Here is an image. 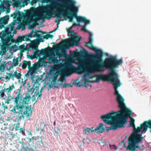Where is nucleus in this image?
Instances as JSON below:
<instances>
[{
    "instance_id": "nucleus-1",
    "label": "nucleus",
    "mask_w": 151,
    "mask_h": 151,
    "mask_svg": "<svg viewBox=\"0 0 151 151\" xmlns=\"http://www.w3.org/2000/svg\"><path fill=\"white\" fill-rule=\"evenodd\" d=\"M79 10H47L49 11L46 12L44 13L45 18H47L48 20L51 19L52 17L55 18L56 17L55 22L57 23L58 24H60V22L64 19H62L63 17H67L70 19V22H72L73 18H76L77 22L78 23H74L68 29V35L69 37H71V35H70V31L73 28L76 26H81L80 24L84 23V25L82 26L81 28V30L85 32H88L89 34L88 38L89 41L86 42V46L90 48L89 45L91 46H93V38L92 34L91 32L86 29L87 26L90 24V20L87 19L86 18L84 17L78 16L77 14Z\"/></svg>"
},
{
    "instance_id": "nucleus-2",
    "label": "nucleus",
    "mask_w": 151,
    "mask_h": 151,
    "mask_svg": "<svg viewBox=\"0 0 151 151\" xmlns=\"http://www.w3.org/2000/svg\"><path fill=\"white\" fill-rule=\"evenodd\" d=\"M93 50L95 53H92L90 58L86 61L88 66L92 69H95L100 73L104 72L106 69L109 70V72L107 76L108 81L112 84L114 90V94L116 96L121 95L119 93L118 88L122 85L117 74L115 70H113L110 65L105 63V60L102 63H100L103 61V53L101 50L94 48Z\"/></svg>"
},
{
    "instance_id": "nucleus-3",
    "label": "nucleus",
    "mask_w": 151,
    "mask_h": 151,
    "mask_svg": "<svg viewBox=\"0 0 151 151\" xmlns=\"http://www.w3.org/2000/svg\"><path fill=\"white\" fill-rule=\"evenodd\" d=\"M124 100L121 96H116L118 107L120 109L116 111H112L106 114L101 116L100 118L104 122L111 126L106 128L107 132L110 130H115L118 128H122L127 121L128 115L132 114V111L127 108Z\"/></svg>"
},
{
    "instance_id": "nucleus-4",
    "label": "nucleus",
    "mask_w": 151,
    "mask_h": 151,
    "mask_svg": "<svg viewBox=\"0 0 151 151\" xmlns=\"http://www.w3.org/2000/svg\"><path fill=\"white\" fill-rule=\"evenodd\" d=\"M17 26L16 29L19 30L21 28L22 30L25 29L23 24L21 23L14 20V22L4 28V30L2 31L0 33V38H1V42L0 43L1 47V52L2 54H5L8 50L9 46L11 45V43L15 42L13 37L16 33V29L14 28Z\"/></svg>"
},
{
    "instance_id": "nucleus-5",
    "label": "nucleus",
    "mask_w": 151,
    "mask_h": 151,
    "mask_svg": "<svg viewBox=\"0 0 151 151\" xmlns=\"http://www.w3.org/2000/svg\"><path fill=\"white\" fill-rule=\"evenodd\" d=\"M20 89H18L16 92L17 97L15 99L14 104L15 108L19 110V111H16L14 110V113L16 116V119L14 120L15 122H19L22 117L23 115L26 117H29L31 116L32 111L29 109L26 106L29 101L31 99V97L29 94H26L25 97H23L20 94Z\"/></svg>"
},
{
    "instance_id": "nucleus-6",
    "label": "nucleus",
    "mask_w": 151,
    "mask_h": 151,
    "mask_svg": "<svg viewBox=\"0 0 151 151\" xmlns=\"http://www.w3.org/2000/svg\"><path fill=\"white\" fill-rule=\"evenodd\" d=\"M50 2L51 8H37L33 7L29 9H78L79 6L76 5V2L73 0H45Z\"/></svg>"
},
{
    "instance_id": "nucleus-7",
    "label": "nucleus",
    "mask_w": 151,
    "mask_h": 151,
    "mask_svg": "<svg viewBox=\"0 0 151 151\" xmlns=\"http://www.w3.org/2000/svg\"><path fill=\"white\" fill-rule=\"evenodd\" d=\"M129 127H132L133 128L132 133L128 141V145L127 147L125 143L124 144V147L126 148L127 150L131 151H137L136 149H141V147L139 145L144 139V137H142V134H139V133L142 131L141 124L140 127H137L136 128L134 124L130 123L129 125Z\"/></svg>"
},
{
    "instance_id": "nucleus-8",
    "label": "nucleus",
    "mask_w": 151,
    "mask_h": 151,
    "mask_svg": "<svg viewBox=\"0 0 151 151\" xmlns=\"http://www.w3.org/2000/svg\"><path fill=\"white\" fill-rule=\"evenodd\" d=\"M25 11L26 15L27 18L31 14L32 12V15L35 17V19L37 21H39L41 20V22H43L45 21V19H47V18H45V17H43L44 16V13L46 12H48V11L47 10H24Z\"/></svg>"
},
{
    "instance_id": "nucleus-9",
    "label": "nucleus",
    "mask_w": 151,
    "mask_h": 151,
    "mask_svg": "<svg viewBox=\"0 0 151 151\" xmlns=\"http://www.w3.org/2000/svg\"><path fill=\"white\" fill-rule=\"evenodd\" d=\"M117 55H110V57L106 58L105 59V63L110 65L113 70L117 68L119 66L121 65L123 63V60L121 58L119 59L116 58Z\"/></svg>"
},
{
    "instance_id": "nucleus-10",
    "label": "nucleus",
    "mask_w": 151,
    "mask_h": 151,
    "mask_svg": "<svg viewBox=\"0 0 151 151\" xmlns=\"http://www.w3.org/2000/svg\"><path fill=\"white\" fill-rule=\"evenodd\" d=\"M38 66H36L34 67H30L28 69L29 70L27 73L25 75V76L27 78H30L32 81V83H33L34 85L35 84L37 85L39 84V83L41 80V78L37 76H35L34 74L36 73L37 71V68Z\"/></svg>"
},
{
    "instance_id": "nucleus-11",
    "label": "nucleus",
    "mask_w": 151,
    "mask_h": 151,
    "mask_svg": "<svg viewBox=\"0 0 151 151\" xmlns=\"http://www.w3.org/2000/svg\"><path fill=\"white\" fill-rule=\"evenodd\" d=\"M105 127L102 123L99 124V126L97 127L94 130L93 129V127H92L91 128H86L83 130V132L86 135L88 134L90 132H94L96 133H102L105 130Z\"/></svg>"
},
{
    "instance_id": "nucleus-12",
    "label": "nucleus",
    "mask_w": 151,
    "mask_h": 151,
    "mask_svg": "<svg viewBox=\"0 0 151 151\" xmlns=\"http://www.w3.org/2000/svg\"><path fill=\"white\" fill-rule=\"evenodd\" d=\"M58 75L55 74L50 79V84L49 86V88H51L53 87L58 88L62 84V82L61 80L57 81V78Z\"/></svg>"
},
{
    "instance_id": "nucleus-13",
    "label": "nucleus",
    "mask_w": 151,
    "mask_h": 151,
    "mask_svg": "<svg viewBox=\"0 0 151 151\" xmlns=\"http://www.w3.org/2000/svg\"><path fill=\"white\" fill-rule=\"evenodd\" d=\"M0 14H1V12H4L6 11L7 12H9L10 10H0ZM9 18V16L8 15H6L2 18H0V29L4 28V25L7 24Z\"/></svg>"
},
{
    "instance_id": "nucleus-14",
    "label": "nucleus",
    "mask_w": 151,
    "mask_h": 151,
    "mask_svg": "<svg viewBox=\"0 0 151 151\" xmlns=\"http://www.w3.org/2000/svg\"><path fill=\"white\" fill-rule=\"evenodd\" d=\"M90 73L87 70H85L83 73V76L82 77L81 82L83 83V86L86 87H88L89 86H87V83L90 82H89L90 78Z\"/></svg>"
},
{
    "instance_id": "nucleus-15",
    "label": "nucleus",
    "mask_w": 151,
    "mask_h": 151,
    "mask_svg": "<svg viewBox=\"0 0 151 151\" xmlns=\"http://www.w3.org/2000/svg\"><path fill=\"white\" fill-rule=\"evenodd\" d=\"M148 128H150V132H151V120L150 119L148 121L144 122L141 124L142 134L143 132L145 133L147 130Z\"/></svg>"
},
{
    "instance_id": "nucleus-16",
    "label": "nucleus",
    "mask_w": 151,
    "mask_h": 151,
    "mask_svg": "<svg viewBox=\"0 0 151 151\" xmlns=\"http://www.w3.org/2000/svg\"><path fill=\"white\" fill-rule=\"evenodd\" d=\"M70 38H68L63 40V43H66L64 45H62L59 47V49L61 50H63L65 53L67 52V50L69 49L70 46L69 45V43L71 42Z\"/></svg>"
},
{
    "instance_id": "nucleus-17",
    "label": "nucleus",
    "mask_w": 151,
    "mask_h": 151,
    "mask_svg": "<svg viewBox=\"0 0 151 151\" xmlns=\"http://www.w3.org/2000/svg\"><path fill=\"white\" fill-rule=\"evenodd\" d=\"M62 54V52H57L55 55L52 56L51 58V60L52 62L54 64L60 62L62 60L60 59Z\"/></svg>"
},
{
    "instance_id": "nucleus-18",
    "label": "nucleus",
    "mask_w": 151,
    "mask_h": 151,
    "mask_svg": "<svg viewBox=\"0 0 151 151\" xmlns=\"http://www.w3.org/2000/svg\"><path fill=\"white\" fill-rule=\"evenodd\" d=\"M19 16H20L21 18L23 19L27 18L25 14L22 13L20 14L19 10H15L14 12L11 15V16L12 17H13L14 18L18 17Z\"/></svg>"
},
{
    "instance_id": "nucleus-19",
    "label": "nucleus",
    "mask_w": 151,
    "mask_h": 151,
    "mask_svg": "<svg viewBox=\"0 0 151 151\" xmlns=\"http://www.w3.org/2000/svg\"><path fill=\"white\" fill-rule=\"evenodd\" d=\"M21 144L20 151H34L33 148L31 147H29L27 146L26 143L24 144L23 142H20Z\"/></svg>"
},
{
    "instance_id": "nucleus-20",
    "label": "nucleus",
    "mask_w": 151,
    "mask_h": 151,
    "mask_svg": "<svg viewBox=\"0 0 151 151\" xmlns=\"http://www.w3.org/2000/svg\"><path fill=\"white\" fill-rule=\"evenodd\" d=\"M22 3L19 0H15L13 3L12 5L13 8H16L17 9H20L22 7Z\"/></svg>"
},
{
    "instance_id": "nucleus-21",
    "label": "nucleus",
    "mask_w": 151,
    "mask_h": 151,
    "mask_svg": "<svg viewBox=\"0 0 151 151\" xmlns=\"http://www.w3.org/2000/svg\"><path fill=\"white\" fill-rule=\"evenodd\" d=\"M17 97V96L15 98H14L13 97H12L11 96H9L6 98H5L6 99H4L5 100V104H8L12 102V100L13 99V101H14H14L15 100V99ZM14 104L15 105V104Z\"/></svg>"
},
{
    "instance_id": "nucleus-22",
    "label": "nucleus",
    "mask_w": 151,
    "mask_h": 151,
    "mask_svg": "<svg viewBox=\"0 0 151 151\" xmlns=\"http://www.w3.org/2000/svg\"><path fill=\"white\" fill-rule=\"evenodd\" d=\"M28 66V69L30 68L31 66V62L30 61H24L22 65V68L23 69L26 68Z\"/></svg>"
},
{
    "instance_id": "nucleus-23",
    "label": "nucleus",
    "mask_w": 151,
    "mask_h": 151,
    "mask_svg": "<svg viewBox=\"0 0 151 151\" xmlns=\"http://www.w3.org/2000/svg\"><path fill=\"white\" fill-rule=\"evenodd\" d=\"M78 36L75 35L73 38V40L74 41H76L77 39H78L76 42L73 43V45L75 46H78L80 44V42L81 39V37H80L78 39Z\"/></svg>"
},
{
    "instance_id": "nucleus-24",
    "label": "nucleus",
    "mask_w": 151,
    "mask_h": 151,
    "mask_svg": "<svg viewBox=\"0 0 151 151\" xmlns=\"http://www.w3.org/2000/svg\"><path fill=\"white\" fill-rule=\"evenodd\" d=\"M15 89V87L13 84H12L11 86H9V88H5L4 89V91L5 92H7L9 95H10V93L12 91L13 89Z\"/></svg>"
},
{
    "instance_id": "nucleus-25",
    "label": "nucleus",
    "mask_w": 151,
    "mask_h": 151,
    "mask_svg": "<svg viewBox=\"0 0 151 151\" xmlns=\"http://www.w3.org/2000/svg\"><path fill=\"white\" fill-rule=\"evenodd\" d=\"M77 67L78 69L79 70H81V69L85 68L87 67V66L85 63H80L78 64Z\"/></svg>"
},
{
    "instance_id": "nucleus-26",
    "label": "nucleus",
    "mask_w": 151,
    "mask_h": 151,
    "mask_svg": "<svg viewBox=\"0 0 151 151\" xmlns=\"http://www.w3.org/2000/svg\"><path fill=\"white\" fill-rule=\"evenodd\" d=\"M16 119V116H15V117L14 118L13 121L16 122V123H15L16 124H14V125L13 128L16 130H18L20 129V127H19V124L18 122H15L14 120H15Z\"/></svg>"
},
{
    "instance_id": "nucleus-27",
    "label": "nucleus",
    "mask_w": 151,
    "mask_h": 151,
    "mask_svg": "<svg viewBox=\"0 0 151 151\" xmlns=\"http://www.w3.org/2000/svg\"><path fill=\"white\" fill-rule=\"evenodd\" d=\"M37 50L36 51L33 52L34 53L33 54V58H37L38 57H40L38 48H37Z\"/></svg>"
},
{
    "instance_id": "nucleus-28",
    "label": "nucleus",
    "mask_w": 151,
    "mask_h": 151,
    "mask_svg": "<svg viewBox=\"0 0 151 151\" xmlns=\"http://www.w3.org/2000/svg\"><path fill=\"white\" fill-rule=\"evenodd\" d=\"M28 90V91L26 93H29L30 94V92H32V93H33L34 91L35 90V89L34 88V87H32L31 86H29V88H27Z\"/></svg>"
},
{
    "instance_id": "nucleus-29",
    "label": "nucleus",
    "mask_w": 151,
    "mask_h": 151,
    "mask_svg": "<svg viewBox=\"0 0 151 151\" xmlns=\"http://www.w3.org/2000/svg\"><path fill=\"white\" fill-rule=\"evenodd\" d=\"M35 36L38 39L40 40V42L43 41L42 39V38L39 34L37 33L36 32H35Z\"/></svg>"
},
{
    "instance_id": "nucleus-30",
    "label": "nucleus",
    "mask_w": 151,
    "mask_h": 151,
    "mask_svg": "<svg viewBox=\"0 0 151 151\" xmlns=\"http://www.w3.org/2000/svg\"><path fill=\"white\" fill-rule=\"evenodd\" d=\"M46 50L45 49H42L40 51H39V53L40 57L42 55H43L45 53H46Z\"/></svg>"
},
{
    "instance_id": "nucleus-31",
    "label": "nucleus",
    "mask_w": 151,
    "mask_h": 151,
    "mask_svg": "<svg viewBox=\"0 0 151 151\" xmlns=\"http://www.w3.org/2000/svg\"><path fill=\"white\" fill-rule=\"evenodd\" d=\"M73 83H70L69 84H68L65 83V84H63L62 86V87L63 88H66L67 87H72L73 85Z\"/></svg>"
},
{
    "instance_id": "nucleus-32",
    "label": "nucleus",
    "mask_w": 151,
    "mask_h": 151,
    "mask_svg": "<svg viewBox=\"0 0 151 151\" xmlns=\"http://www.w3.org/2000/svg\"><path fill=\"white\" fill-rule=\"evenodd\" d=\"M14 76L17 77V79H20L21 75L20 73H17V71H15L14 73Z\"/></svg>"
},
{
    "instance_id": "nucleus-33",
    "label": "nucleus",
    "mask_w": 151,
    "mask_h": 151,
    "mask_svg": "<svg viewBox=\"0 0 151 151\" xmlns=\"http://www.w3.org/2000/svg\"><path fill=\"white\" fill-rule=\"evenodd\" d=\"M44 89V88L43 87H42V88L41 89V90L40 91H38L36 94V96H38V98L39 97H40L42 95V91Z\"/></svg>"
},
{
    "instance_id": "nucleus-34",
    "label": "nucleus",
    "mask_w": 151,
    "mask_h": 151,
    "mask_svg": "<svg viewBox=\"0 0 151 151\" xmlns=\"http://www.w3.org/2000/svg\"><path fill=\"white\" fill-rule=\"evenodd\" d=\"M23 37H24V40H26L30 42H31V40L29 38V37L28 35H27L25 36H23Z\"/></svg>"
},
{
    "instance_id": "nucleus-35",
    "label": "nucleus",
    "mask_w": 151,
    "mask_h": 151,
    "mask_svg": "<svg viewBox=\"0 0 151 151\" xmlns=\"http://www.w3.org/2000/svg\"><path fill=\"white\" fill-rule=\"evenodd\" d=\"M5 68V67L4 65L0 64V71L4 72Z\"/></svg>"
},
{
    "instance_id": "nucleus-36",
    "label": "nucleus",
    "mask_w": 151,
    "mask_h": 151,
    "mask_svg": "<svg viewBox=\"0 0 151 151\" xmlns=\"http://www.w3.org/2000/svg\"><path fill=\"white\" fill-rule=\"evenodd\" d=\"M10 3H9V2L7 1L6 3V6L7 8L6 9L5 8V9H10V6H11Z\"/></svg>"
},
{
    "instance_id": "nucleus-37",
    "label": "nucleus",
    "mask_w": 151,
    "mask_h": 151,
    "mask_svg": "<svg viewBox=\"0 0 151 151\" xmlns=\"http://www.w3.org/2000/svg\"><path fill=\"white\" fill-rule=\"evenodd\" d=\"M109 148L111 149L116 150L117 149L116 147L114 145H112L111 144H109Z\"/></svg>"
},
{
    "instance_id": "nucleus-38",
    "label": "nucleus",
    "mask_w": 151,
    "mask_h": 151,
    "mask_svg": "<svg viewBox=\"0 0 151 151\" xmlns=\"http://www.w3.org/2000/svg\"><path fill=\"white\" fill-rule=\"evenodd\" d=\"M28 35L29 36V37L30 38L32 37H35V32L32 30Z\"/></svg>"
},
{
    "instance_id": "nucleus-39",
    "label": "nucleus",
    "mask_w": 151,
    "mask_h": 151,
    "mask_svg": "<svg viewBox=\"0 0 151 151\" xmlns=\"http://www.w3.org/2000/svg\"><path fill=\"white\" fill-rule=\"evenodd\" d=\"M75 85L77 87H81V85H83V83L82 82H81V81H79L77 83H75Z\"/></svg>"
},
{
    "instance_id": "nucleus-40",
    "label": "nucleus",
    "mask_w": 151,
    "mask_h": 151,
    "mask_svg": "<svg viewBox=\"0 0 151 151\" xmlns=\"http://www.w3.org/2000/svg\"><path fill=\"white\" fill-rule=\"evenodd\" d=\"M100 80L99 78H97L95 80L89 81V82H90V83H99L100 82Z\"/></svg>"
},
{
    "instance_id": "nucleus-41",
    "label": "nucleus",
    "mask_w": 151,
    "mask_h": 151,
    "mask_svg": "<svg viewBox=\"0 0 151 151\" xmlns=\"http://www.w3.org/2000/svg\"><path fill=\"white\" fill-rule=\"evenodd\" d=\"M54 130L55 131V133L57 134L58 135H59V132H60L59 128L58 127H57L56 128H55Z\"/></svg>"
},
{
    "instance_id": "nucleus-42",
    "label": "nucleus",
    "mask_w": 151,
    "mask_h": 151,
    "mask_svg": "<svg viewBox=\"0 0 151 151\" xmlns=\"http://www.w3.org/2000/svg\"><path fill=\"white\" fill-rule=\"evenodd\" d=\"M13 63L15 65H17L18 64V58L16 59H14Z\"/></svg>"
},
{
    "instance_id": "nucleus-43",
    "label": "nucleus",
    "mask_w": 151,
    "mask_h": 151,
    "mask_svg": "<svg viewBox=\"0 0 151 151\" xmlns=\"http://www.w3.org/2000/svg\"><path fill=\"white\" fill-rule=\"evenodd\" d=\"M4 91L2 92L1 93L0 95H1V97L2 98H3L4 99H5L6 98V95L4 94Z\"/></svg>"
},
{
    "instance_id": "nucleus-44",
    "label": "nucleus",
    "mask_w": 151,
    "mask_h": 151,
    "mask_svg": "<svg viewBox=\"0 0 151 151\" xmlns=\"http://www.w3.org/2000/svg\"><path fill=\"white\" fill-rule=\"evenodd\" d=\"M19 130V132H21L22 134L24 135H25V130L24 129H23L22 128H21Z\"/></svg>"
},
{
    "instance_id": "nucleus-45",
    "label": "nucleus",
    "mask_w": 151,
    "mask_h": 151,
    "mask_svg": "<svg viewBox=\"0 0 151 151\" xmlns=\"http://www.w3.org/2000/svg\"><path fill=\"white\" fill-rule=\"evenodd\" d=\"M99 78L100 80H103L105 78V76L103 75H100L99 76Z\"/></svg>"
},
{
    "instance_id": "nucleus-46",
    "label": "nucleus",
    "mask_w": 151,
    "mask_h": 151,
    "mask_svg": "<svg viewBox=\"0 0 151 151\" xmlns=\"http://www.w3.org/2000/svg\"><path fill=\"white\" fill-rule=\"evenodd\" d=\"M64 53V54H63L62 53V55H61V57H65V58H66L67 57V53H65L63 50H61Z\"/></svg>"
},
{
    "instance_id": "nucleus-47",
    "label": "nucleus",
    "mask_w": 151,
    "mask_h": 151,
    "mask_svg": "<svg viewBox=\"0 0 151 151\" xmlns=\"http://www.w3.org/2000/svg\"><path fill=\"white\" fill-rule=\"evenodd\" d=\"M24 79H25V80L23 81H22L21 82V84H22V85L23 86H24L26 84V81L27 80V79H26V78H24Z\"/></svg>"
},
{
    "instance_id": "nucleus-48",
    "label": "nucleus",
    "mask_w": 151,
    "mask_h": 151,
    "mask_svg": "<svg viewBox=\"0 0 151 151\" xmlns=\"http://www.w3.org/2000/svg\"><path fill=\"white\" fill-rule=\"evenodd\" d=\"M19 42H21L22 41L24 40V37L23 36L22 37H19L18 39Z\"/></svg>"
},
{
    "instance_id": "nucleus-49",
    "label": "nucleus",
    "mask_w": 151,
    "mask_h": 151,
    "mask_svg": "<svg viewBox=\"0 0 151 151\" xmlns=\"http://www.w3.org/2000/svg\"><path fill=\"white\" fill-rule=\"evenodd\" d=\"M6 104H4L3 103V104H2V106L4 108V111L3 110V111H4V112L5 111H4L5 109H7V106Z\"/></svg>"
},
{
    "instance_id": "nucleus-50",
    "label": "nucleus",
    "mask_w": 151,
    "mask_h": 151,
    "mask_svg": "<svg viewBox=\"0 0 151 151\" xmlns=\"http://www.w3.org/2000/svg\"><path fill=\"white\" fill-rule=\"evenodd\" d=\"M39 0H32L31 2L32 5L35 4Z\"/></svg>"
},
{
    "instance_id": "nucleus-51",
    "label": "nucleus",
    "mask_w": 151,
    "mask_h": 151,
    "mask_svg": "<svg viewBox=\"0 0 151 151\" xmlns=\"http://www.w3.org/2000/svg\"><path fill=\"white\" fill-rule=\"evenodd\" d=\"M48 36V34H47L45 35H43L42 37L43 39H47L49 38Z\"/></svg>"
},
{
    "instance_id": "nucleus-52",
    "label": "nucleus",
    "mask_w": 151,
    "mask_h": 151,
    "mask_svg": "<svg viewBox=\"0 0 151 151\" xmlns=\"http://www.w3.org/2000/svg\"><path fill=\"white\" fill-rule=\"evenodd\" d=\"M73 65L71 63H70L67 65V67L69 68H71Z\"/></svg>"
},
{
    "instance_id": "nucleus-53",
    "label": "nucleus",
    "mask_w": 151,
    "mask_h": 151,
    "mask_svg": "<svg viewBox=\"0 0 151 151\" xmlns=\"http://www.w3.org/2000/svg\"><path fill=\"white\" fill-rule=\"evenodd\" d=\"M22 7H24L25 5H27L28 4V3L27 1H25L23 3H22Z\"/></svg>"
},
{
    "instance_id": "nucleus-54",
    "label": "nucleus",
    "mask_w": 151,
    "mask_h": 151,
    "mask_svg": "<svg viewBox=\"0 0 151 151\" xmlns=\"http://www.w3.org/2000/svg\"><path fill=\"white\" fill-rule=\"evenodd\" d=\"M19 49L20 50H24L25 48L24 46L21 45V46H19Z\"/></svg>"
},
{
    "instance_id": "nucleus-55",
    "label": "nucleus",
    "mask_w": 151,
    "mask_h": 151,
    "mask_svg": "<svg viewBox=\"0 0 151 151\" xmlns=\"http://www.w3.org/2000/svg\"><path fill=\"white\" fill-rule=\"evenodd\" d=\"M9 76L10 78H13V77L14 76V73L12 74V73H10L9 74Z\"/></svg>"
},
{
    "instance_id": "nucleus-56",
    "label": "nucleus",
    "mask_w": 151,
    "mask_h": 151,
    "mask_svg": "<svg viewBox=\"0 0 151 151\" xmlns=\"http://www.w3.org/2000/svg\"><path fill=\"white\" fill-rule=\"evenodd\" d=\"M134 119L133 118H131V120L129 122L130 123H132V124H134Z\"/></svg>"
},
{
    "instance_id": "nucleus-57",
    "label": "nucleus",
    "mask_w": 151,
    "mask_h": 151,
    "mask_svg": "<svg viewBox=\"0 0 151 151\" xmlns=\"http://www.w3.org/2000/svg\"><path fill=\"white\" fill-rule=\"evenodd\" d=\"M15 0H7V1L9 2V3H11L12 4H12L14 1Z\"/></svg>"
},
{
    "instance_id": "nucleus-58",
    "label": "nucleus",
    "mask_w": 151,
    "mask_h": 151,
    "mask_svg": "<svg viewBox=\"0 0 151 151\" xmlns=\"http://www.w3.org/2000/svg\"><path fill=\"white\" fill-rule=\"evenodd\" d=\"M70 33L71 34H70V35H71V37H72V35L74 34L75 31L74 30H70Z\"/></svg>"
},
{
    "instance_id": "nucleus-59",
    "label": "nucleus",
    "mask_w": 151,
    "mask_h": 151,
    "mask_svg": "<svg viewBox=\"0 0 151 151\" xmlns=\"http://www.w3.org/2000/svg\"><path fill=\"white\" fill-rule=\"evenodd\" d=\"M34 139V137H32L31 138H29L28 139V140L29 142H31L32 140Z\"/></svg>"
},
{
    "instance_id": "nucleus-60",
    "label": "nucleus",
    "mask_w": 151,
    "mask_h": 151,
    "mask_svg": "<svg viewBox=\"0 0 151 151\" xmlns=\"http://www.w3.org/2000/svg\"><path fill=\"white\" fill-rule=\"evenodd\" d=\"M48 38H50V39H52L53 38V36L52 35H51L50 34H48Z\"/></svg>"
},
{
    "instance_id": "nucleus-61",
    "label": "nucleus",
    "mask_w": 151,
    "mask_h": 151,
    "mask_svg": "<svg viewBox=\"0 0 151 151\" xmlns=\"http://www.w3.org/2000/svg\"><path fill=\"white\" fill-rule=\"evenodd\" d=\"M1 102H0V106H1ZM2 113L3 114L4 113V111H3V110H1L0 109V113Z\"/></svg>"
},
{
    "instance_id": "nucleus-62",
    "label": "nucleus",
    "mask_w": 151,
    "mask_h": 151,
    "mask_svg": "<svg viewBox=\"0 0 151 151\" xmlns=\"http://www.w3.org/2000/svg\"><path fill=\"white\" fill-rule=\"evenodd\" d=\"M63 43V41H60L59 43V45H61Z\"/></svg>"
},
{
    "instance_id": "nucleus-63",
    "label": "nucleus",
    "mask_w": 151,
    "mask_h": 151,
    "mask_svg": "<svg viewBox=\"0 0 151 151\" xmlns=\"http://www.w3.org/2000/svg\"><path fill=\"white\" fill-rule=\"evenodd\" d=\"M101 145H102V146H104V145L106 144L104 142H101Z\"/></svg>"
},
{
    "instance_id": "nucleus-64",
    "label": "nucleus",
    "mask_w": 151,
    "mask_h": 151,
    "mask_svg": "<svg viewBox=\"0 0 151 151\" xmlns=\"http://www.w3.org/2000/svg\"><path fill=\"white\" fill-rule=\"evenodd\" d=\"M83 52L86 53L87 52V51L85 49H83Z\"/></svg>"
}]
</instances>
